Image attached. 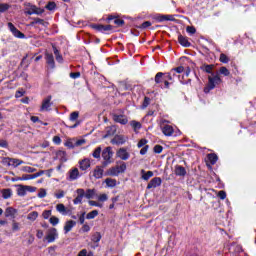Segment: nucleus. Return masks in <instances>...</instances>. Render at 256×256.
Instances as JSON below:
<instances>
[{"instance_id":"nucleus-22","label":"nucleus","mask_w":256,"mask_h":256,"mask_svg":"<svg viewBox=\"0 0 256 256\" xmlns=\"http://www.w3.org/2000/svg\"><path fill=\"white\" fill-rule=\"evenodd\" d=\"M45 59H46L47 65H49L51 69H55V58L53 57V54L46 53Z\"/></svg>"},{"instance_id":"nucleus-18","label":"nucleus","mask_w":256,"mask_h":256,"mask_svg":"<svg viewBox=\"0 0 256 256\" xmlns=\"http://www.w3.org/2000/svg\"><path fill=\"white\" fill-rule=\"evenodd\" d=\"M93 29H96V31H99L100 33H105V31H112L113 26L103 25V24H95V25H93Z\"/></svg>"},{"instance_id":"nucleus-50","label":"nucleus","mask_w":256,"mask_h":256,"mask_svg":"<svg viewBox=\"0 0 256 256\" xmlns=\"http://www.w3.org/2000/svg\"><path fill=\"white\" fill-rule=\"evenodd\" d=\"M219 60H220V63H229V57H227V55L223 53L220 54Z\"/></svg>"},{"instance_id":"nucleus-16","label":"nucleus","mask_w":256,"mask_h":256,"mask_svg":"<svg viewBox=\"0 0 256 256\" xmlns=\"http://www.w3.org/2000/svg\"><path fill=\"white\" fill-rule=\"evenodd\" d=\"M128 137L125 135H115L111 140L112 145H125L128 141Z\"/></svg>"},{"instance_id":"nucleus-2","label":"nucleus","mask_w":256,"mask_h":256,"mask_svg":"<svg viewBox=\"0 0 256 256\" xmlns=\"http://www.w3.org/2000/svg\"><path fill=\"white\" fill-rule=\"evenodd\" d=\"M24 7H25L24 13L26 15H43V13H45V9L39 8L31 4V2H25Z\"/></svg>"},{"instance_id":"nucleus-44","label":"nucleus","mask_w":256,"mask_h":256,"mask_svg":"<svg viewBox=\"0 0 256 256\" xmlns=\"http://www.w3.org/2000/svg\"><path fill=\"white\" fill-rule=\"evenodd\" d=\"M183 71H185V68L183 66H179V67L173 68L171 70V73H173V77H175V73H183Z\"/></svg>"},{"instance_id":"nucleus-20","label":"nucleus","mask_w":256,"mask_h":256,"mask_svg":"<svg viewBox=\"0 0 256 256\" xmlns=\"http://www.w3.org/2000/svg\"><path fill=\"white\" fill-rule=\"evenodd\" d=\"M156 21L159 23H163V21H175V17L173 15H163V14H157L155 16Z\"/></svg>"},{"instance_id":"nucleus-48","label":"nucleus","mask_w":256,"mask_h":256,"mask_svg":"<svg viewBox=\"0 0 256 256\" xmlns=\"http://www.w3.org/2000/svg\"><path fill=\"white\" fill-rule=\"evenodd\" d=\"M186 31L189 35H195L197 33V29L194 26H187Z\"/></svg>"},{"instance_id":"nucleus-29","label":"nucleus","mask_w":256,"mask_h":256,"mask_svg":"<svg viewBox=\"0 0 256 256\" xmlns=\"http://www.w3.org/2000/svg\"><path fill=\"white\" fill-rule=\"evenodd\" d=\"M93 176L95 177V179H101L103 177V168L99 166L96 167Z\"/></svg>"},{"instance_id":"nucleus-51","label":"nucleus","mask_w":256,"mask_h":256,"mask_svg":"<svg viewBox=\"0 0 256 256\" xmlns=\"http://www.w3.org/2000/svg\"><path fill=\"white\" fill-rule=\"evenodd\" d=\"M65 147H68V149H75V144H73V141H71V139H68L65 143H64Z\"/></svg>"},{"instance_id":"nucleus-28","label":"nucleus","mask_w":256,"mask_h":256,"mask_svg":"<svg viewBox=\"0 0 256 256\" xmlns=\"http://www.w3.org/2000/svg\"><path fill=\"white\" fill-rule=\"evenodd\" d=\"M106 187L113 189V187H117V180L112 178L105 179Z\"/></svg>"},{"instance_id":"nucleus-24","label":"nucleus","mask_w":256,"mask_h":256,"mask_svg":"<svg viewBox=\"0 0 256 256\" xmlns=\"http://www.w3.org/2000/svg\"><path fill=\"white\" fill-rule=\"evenodd\" d=\"M178 43H180L182 47H191V42H189V39L183 35L178 36Z\"/></svg>"},{"instance_id":"nucleus-5","label":"nucleus","mask_w":256,"mask_h":256,"mask_svg":"<svg viewBox=\"0 0 256 256\" xmlns=\"http://www.w3.org/2000/svg\"><path fill=\"white\" fill-rule=\"evenodd\" d=\"M59 238V233L57 232V228H50L45 236V241L47 243H55V240Z\"/></svg>"},{"instance_id":"nucleus-53","label":"nucleus","mask_w":256,"mask_h":256,"mask_svg":"<svg viewBox=\"0 0 256 256\" xmlns=\"http://www.w3.org/2000/svg\"><path fill=\"white\" fill-rule=\"evenodd\" d=\"M81 231L82 233H89L91 231V226H89V224H83Z\"/></svg>"},{"instance_id":"nucleus-62","label":"nucleus","mask_w":256,"mask_h":256,"mask_svg":"<svg viewBox=\"0 0 256 256\" xmlns=\"http://www.w3.org/2000/svg\"><path fill=\"white\" fill-rule=\"evenodd\" d=\"M38 197L40 199H43L44 197H47V191H45V189H41L40 192L38 193Z\"/></svg>"},{"instance_id":"nucleus-3","label":"nucleus","mask_w":256,"mask_h":256,"mask_svg":"<svg viewBox=\"0 0 256 256\" xmlns=\"http://www.w3.org/2000/svg\"><path fill=\"white\" fill-rule=\"evenodd\" d=\"M154 81L157 85H160L161 89H169V80H167L163 72H158Z\"/></svg>"},{"instance_id":"nucleus-12","label":"nucleus","mask_w":256,"mask_h":256,"mask_svg":"<svg viewBox=\"0 0 256 256\" xmlns=\"http://www.w3.org/2000/svg\"><path fill=\"white\" fill-rule=\"evenodd\" d=\"M8 29L11 31L12 35L16 37L17 39H25V34L23 32L19 31L13 23L9 22L8 23Z\"/></svg>"},{"instance_id":"nucleus-41","label":"nucleus","mask_w":256,"mask_h":256,"mask_svg":"<svg viewBox=\"0 0 256 256\" xmlns=\"http://www.w3.org/2000/svg\"><path fill=\"white\" fill-rule=\"evenodd\" d=\"M92 156L94 159H100L101 158V147H97L94 152L92 153Z\"/></svg>"},{"instance_id":"nucleus-57","label":"nucleus","mask_w":256,"mask_h":256,"mask_svg":"<svg viewBox=\"0 0 256 256\" xmlns=\"http://www.w3.org/2000/svg\"><path fill=\"white\" fill-rule=\"evenodd\" d=\"M218 197H219V199H221L223 201L224 199L227 198V193L225 191L221 190L218 192Z\"/></svg>"},{"instance_id":"nucleus-59","label":"nucleus","mask_w":256,"mask_h":256,"mask_svg":"<svg viewBox=\"0 0 256 256\" xmlns=\"http://www.w3.org/2000/svg\"><path fill=\"white\" fill-rule=\"evenodd\" d=\"M149 151V145H145L140 150V155H147V152Z\"/></svg>"},{"instance_id":"nucleus-17","label":"nucleus","mask_w":256,"mask_h":256,"mask_svg":"<svg viewBox=\"0 0 256 256\" xmlns=\"http://www.w3.org/2000/svg\"><path fill=\"white\" fill-rule=\"evenodd\" d=\"M161 183H163L161 178L155 177L148 183L147 189H157V187H161Z\"/></svg>"},{"instance_id":"nucleus-19","label":"nucleus","mask_w":256,"mask_h":256,"mask_svg":"<svg viewBox=\"0 0 256 256\" xmlns=\"http://www.w3.org/2000/svg\"><path fill=\"white\" fill-rule=\"evenodd\" d=\"M56 211L60 213V215L66 216V215H71V211L65 207V204H57L56 205Z\"/></svg>"},{"instance_id":"nucleus-64","label":"nucleus","mask_w":256,"mask_h":256,"mask_svg":"<svg viewBox=\"0 0 256 256\" xmlns=\"http://www.w3.org/2000/svg\"><path fill=\"white\" fill-rule=\"evenodd\" d=\"M107 199H109V196H107V194H101L99 197H98V200L101 201L102 203L107 201Z\"/></svg>"},{"instance_id":"nucleus-14","label":"nucleus","mask_w":256,"mask_h":256,"mask_svg":"<svg viewBox=\"0 0 256 256\" xmlns=\"http://www.w3.org/2000/svg\"><path fill=\"white\" fill-rule=\"evenodd\" d=\"M112 119L115 123H120V125H127V123H129V119L123 114L114 113L112 114Z\"/></svg>"},{"instance_id":"nucleus-35","label":"nucleus","mask_w":256,"mask_h":256,"mask_svg":"<svg viewBox=\"0 0 256 256\" xmlns=\"http://www.w3.org/2000/svg\"><path fill=\"white\" fill-rule=\"evenodd\" d=\"M219 73H220V75H223L224 77H229V75H231V72L225 66L220 67Z\"/></svg>"},{"instance_id":"nucleus-61","label":"nucleus","mask_w":256,"mask_h":256,"mask_svg":"<svg viewBox=\"0 0 256 256\" xmlns=\"http://www.w3.org/2000/svg\"><path fill=\"white\" fill-rule=\"evenodd\" d=\"M20 227H19V223L16 221L12 222V231L16 232L19 231Z\"/></svg>"},{"instance_id":"nucleus-6","label":"nucleus","mask_w":256,"mask_h":256,"mask_svg":"<svg viewBox=\"0 0 256 256\" xmlns=\"http://www.w3.org/2000/svg\"><path fill=\"white\" fill-rule=\"evenodd\" d=\"M52 99L53 97L49 95L42 100V105L39 110L41 113H43V111H46V112L51 111V107L53 105V102H51Z\"/></svg>"},{"instance_id":"nucleus-7","label":"nucleus","mask_w":256,"mask_h":256,"mask_svg":"<svg viewBox=\"0 0 256 256\" xmlns=\"http://www.w3.org/2000/svg\"><path fill=\"white\" fill-rule=\"evenodd\" d=\"M163 123H167V120H163L161 124V131L163 135H165V137H171L173 133H175V129L173 128V126Z\"/></svg>"},{"instance_id":"nucleus-63","label":"nucleus","mask_w":256,"mask_h":256,"mask_svg":"<svg viewBox=\"0 0 256 256\" xmlns=\"http://www.w3.org/2000/svg\"><path fill=\"white\" fill-rule=\"evenodd\" d=\"M42 216H43L44 219H49V217H51V210H45L42 213Z\"/></svg>"},{"instance_id":"nucleus-10","label":"nucleus","mask_w":256,"mask_h":256,"mask_svg":"<svg viewBox=\"0 0 256 256\" xmlns=\"http://www.w3.org/2000/svg\"><path fill=\"white\" fill-rule=\"evenodd\" d=\"M81 177V174L79 173V168H72L67 173V181H77Z\"/></svg>"},{"instance_id":"nucleus-13","label":"nucleus","mask_w":256,"mask_h":256,"mask_svg":"<svg viewBox=\"0 0 256 256\" xmlns=\"http://www.w3.org/2000/svg\"><path fill=\"white\" fill-rule=\"evenodd\" d=\"M111 157H113V151L111 147H106L103 151H102V158L105 161V165H109V163H111Z\"/></svg>"},{"instance_id":"nucleus-43","label":"nucleus","mask_w":256,"mask_h":256,"mask_svg":"<svg viewBox=\"0 0 256 256\" xmlns=\"http://www.w3.org/2000/svg\"><path fill=\"white\" fill-rule=\"evenodd\" d=\"M22 171H24V173H35V171H37V169L30 167V166H23Z\"/></svg>"},{"instance_id":"nucleus-31","label":"nucleus","mask_w":256,"mask_h":256,"mask_svg":"<svg viewBox=\"0 0 256 256\" xmlns=\"http://www.w3.org/2000/svg\"><path fill=\"white\" fill-rule=\"evenodd\" d=\"M15 213H17L16 209H14L13 207H8L5 211V217H13L15 216Z\"/></svg>"},{"instance_id":"nucleus-45","label":"nucleus","mask_w":256,"mask_h":256,"mask_svg":"<svg viewBox=\"0 0 256 256\" xmlns=\"http://www.w3.org/2000/svg\"><path fill=\"white\" fill-rule=\"evenodd\" d=\"M49 221L51 225H53V227H55V225H59V219L57 218V216H51Z\"/></svg>"},{"instance_id":"nucleus-11","label":"nucleus","mask_w":256,"mask_h":256,"mask_svg":"<svg viewBox=\"0 0 256 256\" xmlns=\"http://www.w3.org/2000/svg\"><path fill=\"white\" fill-rule=\"evenodd\" d=\"M76 197L73 200V204L74 205H81V203H83V198L85 197V189L82 188H78L75 191Z\"/></svg>"},{"instance_id":"nucleus-8","label":"nucleus","mask_w":256,"mask_h":256,"mask_svg":"<svg viewBox=\"0 0 256 256\" xmlns=\"http://www.w3.org/2000/svg\"><path fill=\"white\" fill-rule=\"evenodd\" d=\"M3 163H5L6 165H8V167H19V165H23V160L17 159V158H9V157H5L3 158Z\"/></svg>"},{"instance_id":"nucleus-49","label":"nucleus","mask_w":256,"mask_h":256,"mask_svg":"<svg viewBox=\"0 0 256 256\" xmlns=\"http://www.w3.org/2000/svg\"><path fill=\"white\" fill-rule=\"evenodd\" d=\"M77 256H93V252L87 253V249H82Z\"/></svg>"},{"instance_id":"nucleus-27","label":"nucleus","mask_w":256,"mask_h":256,"mask_svg":"<svg viewBox=\"0 0 256 256\" xmlns=\"http://www.w3.org/2000/svg\"><path fill=\"white\" fill-rule=\"evenodd\" d=\"M141 178L144 181H149L151 179V177H153V171H145L144 169L141 170Z\"/></svg>"},{"instance_id":"nucleus-56","label":"nucleus","mask_w":256,"mask_h":256,"mask_svg":"<svg viewBox=\"0 0 256 256\" xmlns=\"http://www.w3.org/2000/svg\"><path fill=\"white\" fill-rule=\"evenodd\" d=\"M88 203L91 207H100V208L103 207V204H100L99 202H96L93 200H90Z\"/></svg>"},{"instance_id":"nucleus-40","label":"nucleus","mask_w":256,"mask_h":256,"mask_svg":"<svg viewBox=\"0 0 256 256\" xmlns=\"http://www.w3.org/2000/svg\"><path fill=\"white\" fill-rule=\"evenodd\" d=\"M99 215V211L93 210L86 215V219H95Z\"/></svg>"},{"instance_id":"nucleus-34","label":"nucleus","mask_w":256,"mask_h":256,"mask_svg":"<svg viewBox=\"0 0 256 256\" xmlns=\"http://www.w3.org/2000/svg\"><path fill=\"white\" fill-rule=\"evenodd\" d=\"M37 217H39V213H38L37 211L30 212V213L27 215L28 221H36V220H37Z\"/></svg>"},{"instance_id":"nucleus-25","label":"nucleus","mask_w":256,"mask_h":256,"mask_svg":"<svg viewBox=\"0 0 256 256\" xmlns=\"http://www.w3.org/2000/svg\"><path fill=\"white\" fill-rule=\"evenodd\" d=\"M0 195H2L3 199H11L13 197V190L10 188L2 189Z\"/></svg>"},{"instance_id":"nucleus-47","label":"nucleus","mask_w":256,"mask_h":256,"mask_svg":"<svg viewBox=\"0 0 256 256\" xmlns=\"http://www.w3.org/2000/svg\"><path fill=\"white\" fill-rule=\"evenodd\" d=\"M70 121H77L79 119V112L74 111L70 114Z\"/></svg>"},{"instance_id":"nucleus-55","label":"nucleus","mask_w":256,"mask_h":256,"mask_svg":"<svg viewBox=\"0 0 256 256\" xmlns=\"http://www.w3.org/2000/svg\"><path fill=\"white\" fill-rule=\"evenodd\" d=\"M204 71L206 73H211V75H213V65H205L204 66Z\"/></svg>"},{"instance_id":"nucleus-39","label":"nucleus","mask_w":256,"mask_h":256,"mask_svg":"<svg viewBox=\"0 0 256 256\" xmlns=\"http://www.w3.org/2000/svg\"><path fill=\"white\" fill-rule=\"evenodd\" d=\"M33 178V174H23L22 177L18 178V181H30Z\"/></svg>"},{"instance_id":"nucleus-52","label":"nucleus","mask_w":256,"mask_h":256,"mask_svg":"<svg viewBox=\"0 0 256 256\" xmlns=\"http://www.w3.org/2000/svg\"><path fill=\"white\" fill-rule=\"evenodd\" d=\"M149 103H151V98L145 97L144 101H143V104H142V108L146 109V107H149Z\"/></svg>"},{"instance_id":"nucleus-4","label":"nucleus","mask_w":256,"mask_h":256,"mask_svg":"<svg viewBox=\"0 0 256 256\" xmlns=\"http://www.w3.org/2000/svg\"><path fill=\"white\" fill-rule=\"evenodd\" d=\"M37 191L36 187L27 186V185H18L16 193L18 197H25L27 193H35Z\"/></svg>"},{"instance_id":"nucleus-1","label":"nucleus","mask_w":256,"mask_h":256,"mask_svg":"<svg viewBox=\"0 0 256 256\" xmlns=\"http://www.w3.org/2000/svg\"><path fill=\"white\" fill-rule=\"evenodd\" d=\"M223 83V80H221V77L219 74L212 73V76L208 77V84L204 88V93H209V91H213L217 85H221Z\"/></svg>"},{"instance_id":"nucleus-42","label":"nucleus","mask_w":256,"mask_h":256,"mask_svg":"<svg viewBox=\"0 0 256 256\" xmlns=\"http://www.w3.org/2000/svg\"><path fill=\"white\" fill-rule=\"evenodd\" d=\"M10 5L6 3H1L0 4V13H5V11H9Z\"/></svg>"},{"instance_id":"nucleus-36","label":"nucleus","mask_w":256,"mask_h":256,"mask_svg":"<svg viewBox=\"0 0 256 256\" xmlns=\"http://www.w3.org/2000/svg\"><path fill=\"white\" fill-rule=\"evenodd\" d=\"M131 127L134 129V131H137L138 129H141V122L132 120L130 122Z\"/></svg>"},{"instance_id":"nucleus-21","label":"nucleus","mask_w":256,"mask_h":256,"mask_svg":"<svg viewBox=\"0 0 256 256\" xmlns=\"http://www.w3.org/2000/svg\"><path fill=\"white\" fill-rule=\"evenodd\" d=\"M81 171H87L91 167V161L87 158L79 161Z\"/></svg>"},{"instance_id":"nucleus-32","label":"nucleus","mask_w":256,"mask_h":256,"mask_svg":"<svg viewBox=\"0 0 256 256\" xmlns=\"http://www.w3.org/2000/svg\"><path fill=\"white\" fill-rule=\"evenodd\" d=\"M84 197L86 199H93V197H95V190L94 189H87L86 192L84 191Z\"/></svg>"},{"instance_id":"nucleus-54","label":"nucleus","mask_w":256,"mask_h":256,"mask_svg":"<svg viewBox=\"0 0 256 256\" xmlns=\"http://www.w3.org/2000/svg\"><path fill=\"white\" fill-rule=\"evenodd\" d=\"M56 199H63L65 197V191L59 190L57 193H55Z\"/></svg>"},{"instance_id":"nucleus-58","label":"nucleus","mask_w":256,"mask_h":256,"mask_svg":"<svg viewBox=\"0 0 256 256\" xmlns=\"http://www.w3.org/2000/svg\"><path fill=\"white\" fill-rule=\"evenodd\" d=\"M154 153H163V146L161 145H155L154 146Z\"/></svg>"},{"instance_id":"nucleus-38","label":"nucleus","mask_w":256,"mask_h":256,"mask_svg":"<svg viewBox=\"0 0 256 256\" xmlns=\"http://www.w3.org/2000/svg\"><path fill=\"white\" fill-rule=\"evenodd\" d=\"M45 9L48 11H55V9H57V4H55V2H48V4L45 6Z\"/></svg>"},{"instance_id":"nucleus-15","label":"nucleus","mask_w":256,"mask_h":256,"mask_svg":"<svg viewBox=\"0 0 256 256\" xmlns=\"http://www.w3.org/2000/svg\"><path fill=\"white\" fill-rule=\"evenodd\" d=\"M102 238L103 236L101 235V232H94L91 236V241L93 243L91 245V248L97 249V247H99V242L101 241Z\"/></svg>"},{"instance_id":"nucleus-60","label":"nucleus","mask_w":256,"mask_h":256,"mask_svg":"<svg viewBox=\"0 0 256 256\" xmlns=\"http://www.w3.org/2000/svg\"><path fill=\"white\" fill-rule=\"evenodd\" d=\"M70 77L71 79H79V77H81V72H71Z\"/></svg>"},{"instance_id":"nucleus-9","label":"nucleus","mask_w":256,"mask_h":256,"mask_svg":"<svg viewBox=\"0 0 256 256\" xmlns=\"http://www.w3.org/2000/svg\"><path fill=\"white\" fill-rule=\"evenodd\" d=\"M116 157H118V159H121V161H128V159L131 157V154L129 153V151H127V148L122 147L117 150Z\"/></svg>"},{"instance_id":"nucleus-30","label":"nucleus","mask_w":256,"mask_h":256,"mask_svg":"<svg viewBox=\"0 0 256 256\" xmlns=\"http://www.w3.org/2000/svg\"><path fill=\"white\" fill-rule=\"evenodd\" d=\"M207 159H208V161L210 162L211 165H215V163H217L219 158L217 157V154L210 153V154L207 155Z\"/></svg>"},{"instance_id":"nucleus-33","label":"nucleus","mask_w":256,"mask_h":256,"mask_svg":"<svg viewBox=\"0 0 256 256\" xmlns=\"http://www.w3.org/2000/svg\"><path fill=\"white\" fill-rule=\"evenodd\" d=\"M108 175H110L111 177H118L120 175L119 170L116 167H112L108 170Z\"/></svg>"},{"instance_id":"nucleus-37","label":"nucleus","mask_w":256,"mask_h":256,"mask_svg":"<svg viewBox=\"0 0 256 256\" xmlns=\"http://www.w3.org/2000/svg\"><path fill=\"white\" fill-rule=\"evenodd\" d=\"M116 168L118 169L119 173H125V171H127V164L125 162H121V164L119 166H116Z\"/></svg>"},{"instance_id":"nucleus-23","label":"nucleus","mask_w":256,"mask_h":256,"mask_svg":"<svg viewBox=\"0 0 256 256\" xmlns=\"http://www.w3.org/2000/svg\"><path fill=\"white\" fill-rule=\"evenodd\" d=\"M75 225H77V222L73 221V220H69L65 223L64 225V233L65 235H67V233H69L71 231V229H73V227H75Z\"/></svg>"},{"instance_id":"nucleus-26","label":"nucleus","mask_w":256,"mask_h":256,"mask_svg":"<svg viewBox=\"0 0 256 256\" xmlns=\"http://www.w3.org/2000/svg\"><path fill=\"white\" fill-rule=\"evenodd\" d=\"M175 175L178 177H185V175H187V170H185V167L183 166H176Z\"/></svg>"},{"instance_id":"nucleus-46","label":"nucleus","mask_w":256,"mask_h":256,"mask_svg":"<svg viewBox=\"0 0 256 256\" xmlns=\"http://www.w3.org/2000/svg\"><path fill=\"white\" fill-rule=\"evenodd\" d=\"M149 141H147V139L142 138L141 140H139L137 147L138 149H141L142 147H145V145H147Z\"/></svg>"}]
</instances>
